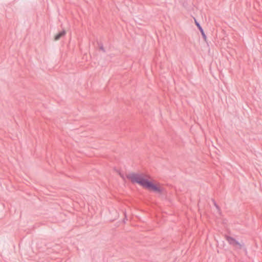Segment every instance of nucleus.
Returning a JSON list of instances; mask_svg holds the SVG:
<instances>
[{
  "label": "nucleus",
  "instance_id": "obj_4",
  "mask_svg": "<svg viewBox=\"0 0 262 262\" xmlns=\"http://www.w3.org/2000/svg\"><path fill=\"white\" fill-rule=\"evenodd\" d=\"M66 34L65 30H62L60 32L57 34L54 37V40L57 41L60 39L62 37L64 36Z\"/></svg>",
  "mask_w": 262,
  "mask_h": 262
},
{
  "label": "nucleus",
  "instance_id": "obj_2",
  "mask_svg": "<svg viewBox=\"0 0 262 262\" xmlns=\"http://www.w3.org/2000/svg\"><path fill=\"white\" fill-rule=\"evenodd\" d=\"M225 238L227 240V241L228 242V243L232 245L233 246L235 247L236 248L238 249H241L242 247V245L236 241L234 238L230 237L228 235L225 236Z\"/></svg>",
  "mask_w": 262,
  "mask_h": 262
},
{
  "label": "nucleus",
  "instance_id": "obj_6",
  "mask_svg": "<svg viewBox=\"0 0 262 262\" xmlns=\"http://www.w3.org/2000/svg\"><path fill=\"white\" fill-rule=\"evenodd\" d=\"M99 48L102 51L105 52L104 49L102 45L101 46H100Z\"/></svg>",
  "mask_w": 262,
  "mask_h": 262
},
{
  "label": "nucleus",
  "instance_id": "obj_1",
  "mask_svg": "<svg viewBox=\"0 0 262 262\" xmlns=\"http://www.w3.org/2000/svg\"><path fill=\"white\" fill-rule=\"evenodd\" d=\"M133 184L137 183L143 188L149 191L159 195H166L167 191L164 185L157 182H151L148 180L150 177L144 173L131 172L126 176Z\"/></svg>",
  "mask_w": 262,
  "mask_h": 262
},
{
  "label": "nucleus",
  "instance_id": "obj_3",
  "mask_svg": "<svg viewBox=\"0 0 262 262\" xmlns=\"http://www.w3.org/2000/svg\"><path fill=\"white\" fill-rule=\"evenodd\" d=\"M195 20V24L196 25V26L198 27V29H199V30L200 31L201 33V34L203 36V39H204V40L205 41H207V37L203 31V29H202V28L201 27V26H200V24L195 20Z\"/></svg>",
  "mask_w": 262,
  "mask_h": 262
},
{
  "label": "nucleus",
  "instance_id": "obj_5",
  "mask_svg": "<svg viewBox=\"0 0 262 262\" xmlns=\"http://www.w3.org/2000/svg\"><path fill=\"white\" fill-rule=\"evenodd\" d=\"M117 172L120 176V177L123 179V181L125 180V177L124 175L119 170H117Z\"/></svg>",
  "mask_w": 262,
  "mask_h": 262
}]
</instances>
